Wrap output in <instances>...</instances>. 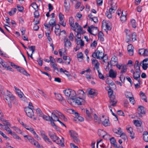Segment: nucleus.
I'll list each match as a JSON object with an SVG mask.
<instances>
[{
  "label": "nucleus",
  "mask_w": 148,
  "mask_h": 148,
  "mask_svg": "<svg viewBox=\"0 0 148 148\" xmlns=\"http://www.w3.org/2000/svg\"><path fill=\"white\" fill-rule=\"evenodd\" d=\"M36 112L39 116L41 117L45 120H59V119L66 120L67 119L65 116L61 112L57 110H54L51 113V116L44 114L39 108L36 109Z\"/></svg>",
  "instance_id": "obj_1"
},
{
  "label": "nucleus",
  "mask_w": 148,
  "mask_h": 148,
  "mask_svg": "<svg viewBox=\"0 0 148 148\" xmlns=\"http://www.w3.org/2000/svg\"><path fill=\"white\" fill-rule=\"evenodd\" d=\"M92 56L94 58L98 59H102L104 57V53L102 51L96 50L92 53Z\"/></svg>",
  "instance_id": "obj_2"
},
{
  "label": "nucleus",
  "mask_w": 148,
  "mask_h": 148,
  "mask_svg": "<svg viewBox=\"0 0 148 148\" xmlns=\"http://www.w3.org/2000/svg\"><path fill=\"white\" fill-rule=\"evenodd\" d=\"M73 102L77 105H84L86 103V101L84 98L81 97H74L72 98Z\"/></svg>",
  "instance_id": "obj_3"
},
{
  "label": "nucleus",
  "mask_w": 148,
  "mask_h": 148,
  "mask_svg": "<svg viewBox=\"0 0 148 148\" xmlns=\"http://www.w3.org/2000/svg\"><path fill=\"white\" fill-rule=\"evenodd\" d=\"M115 5V6L113 7V4L112 5V6L110 9L109 11H107L105 13L106 15L107 16V17L108 18H111L112 17V13L113 12L114 13L115 10L117 9V6L116 5V4H114Z\"/></svg>",
  "instance_id": "obj_4"
},
{
  "label": "nucleus",
  "mask_w": 148,
  "mask_h": 148,
  "mask_svg": "<svg viewBox=\"0 0 148 148\" xmlns=\"http://www.w3.org/2000/svg\"><path fill=\"white\" fill-rule=\"evenodd\" d=\"M3 123L4 124V125L2 127V128L6 130L8 133L10 134L11 135L13 133L12 132L9 126H10V124L8 122V121H3Z\"/></svg>",
  "instance_id": "obj_5"
},
{
  "label": "nucleus",
  "mask_w": 148,
  "mask_h": 148,
  "mask_svg": "<svg viewBox=\"0 0 148 148\" xmlns=\"http://www.w3.org/2000/svg\"><path fill=\"white\" fill-rule=\"evenodd\" d=\"M24 110L27 115L28 117L32 118V116L34 115L33 111L34 109L29 108V107L28 106L25 108Z\"/></svg>",
  "instance_id": "obj_6"
},
{
  "label": "nucleus",
  "mask_w": 148,
  "mask_h": 148,
  "mask_svg": "<svg viewBox=\"0 0 148 148\" xmlns=\"http://www.w3.org/2000/svg\"><path fill=\"white\" fill-rule=\"evenodd\" d=\"M7 93L6 94H4V93H3V97L7 101H8L9 100H10V99L14 96L8 90H7Z\"/></svg>",
  "instance_id": "obj_7"
},
{
  "label": "nucleus",
  "mask_w": 148,
  "mask_h": 148,
  "mask_svg": "<svg viewBox=\"0 0 148 148\" xmlns=\"http://www.w3.org/2000/svg\"><path fill=\"white\" fill-rule=\"evenodd\" d=\"M126 130L127 132L130 134V136L131 137L132 139H133L135 138L134 136V133L133 131L132 128L131 127L130 125H128L127 126Z\"/></svg>",
  "instance_id": "obj_8"
},
{
  "label": "nucleus",
  "mask_w": 148,
  "mask_h": 148,
  "mask_svg": "<svg viewBox=\"0 0 148 148\" xmlns=\"http://www.w3.org/2000/svg\"><path fill=\"white\" fill-rule=\"evenodd\" d=\"M117 102V100L115 98V96H112L110 97V104L112 106L115 107L116 106V104Z\"/></svg>",
  "instance_id": "obj_9"
},
{
  "label": "nucleus",
  "mask_w": 148,
  "mask_h": 148,
  "mask_svg": "<svg viewBox=\"0 0 148 148\" xmlns=\"http://www.w3.org/2000/svg\"><path fill=\"white\" fill-rule=\"evenodd\" d=\"M57 139L54 140V142H55L57 144L61 145L62 147H64V140L63 137L62 138V139H60L58 137V138Z\"/></svg>",
  "instance_id": "obj_10"
},
{
  "label": "nucleus",
  "mask_w": 148,
  "mask_h": 148,
  "mask_svg": "<svg viewBox=\"0 0 148 148\" xmlns=\"http://www.w3.org/2000/svg\"><path fill=\"white\" fill-rule=\"evenodd\" d=\"M112 130L117 137H119L123 132L120 127H119L118 129L114 128Z\"/></svg>",
  "instance_id": "obj_11"
},
{
  "label": "nucleus",
  "mask_w": 148,
  "mask_h": 148,
  "mask_svg": "<svg viewBox=\"0 0 148 148\" xmlns=\"http://www.w3.org/2000/svg\"><path fill=\"white\" fill-rule=\"evenodd\" d=\"M117 73L112 69H110L109 72V76L112 78H115L116 77Z\"/></svg>",
  "instance_id": "obj_12"
},
{
  "label": "nucleus",
  "mask_w": 148,
  "mask_h": 148,
  "mask_svg": "<svg viewBox=\"0 0 148 148\" xmlns=\"http://www.w3.org/2000/svg\"><path fill=\"white\" fill-rule=\"evenodd\" d=\"M69 22L70 26L72 27V29L75 31L76 28L75 26H73L74 21L73 17H71L69 18Z\"/></svg>",
  "instance_id": "obj_13"
},
{
  "label": "nucleus",
  "mask_w": 148,
  "mask_h": 148,
  "mask_svg": "<svg viewBox=\"0 0 148 148\" xmlns=\"http://www.w3.org/2000/svg\"><path fill=\"white\" fill-rule=\"evenodd\" d=\"M135 71V72H134L133 77L134 79L136 80H138V78L140 77V71Z\"/></svg>",
  "instance_id": "obj_14"
},
{
  "label": "nucleus",
  "mask_w": 148,
  "mask_h": 148,
  "mask_svg": "<svg viewBox=\"0 0 148 148\" xmlns=\"http://www.w3.org/2000/svg\"><path fill=\"white\" fill-rule=\"evenodd\" d=\"M67 0H65L64 3V6L65 7V11L68 12H69L70 8V5L69 3L68 2V3H67Z\"/></svg>",
  "instance_id": "obj_15"
},
{
  "label": "nucleus",
  "mask_w": 148,
  "mask_h": 148,
  "mask_svg": "<svg viewBox=\"0 0 148 148\" xmlns=\"http://www.w3.org/2000/svg\"><path fill=\"white\" fill-rule=\"evenodd\" d=\"M64 43L65 47H69L71 45V43L67 38H65L64 40Z\"/></svg>",
  "instance_id": "obj_16"
},
{
  "label": "nucleus",
  "mask_w": 148,
  "mask_h": 148,
  "mask_svg": "<svg viewBox=\"0 0 148 148\" xmlns=\"http://www.w3.org/2000/svg\"><path fill=\"white\" fill-rule=\"evenodd\" d=\"M133 46L131 44H130L128 46L127 50L129 55L131 56H132L133 55Z\"/></svg>",
  "instance_id": "obj_17"
},
{
  "label": "nucleus",
  "mask_w": 148,
  "mask_h": 148,
  "mask_svg": "<svg viewBox=\"0 0 148 148\" xmlns=\"http://www.w3.org/2000/svg\"><path fill=\"white\" fill-rule=\"evenodd\" d=\"M141 64L140 63L138 60H136V61L134 64V68L135 69V71H140V68Z\"/></svg>",
  "instance_id": "obj_18"
},
{
  "label": "nucleus",
  "mask_w": 148,
  "mask_h": 148,
  "mask_svg": "<svg viewBox=\"0 0 148 148\" xmlns=\"http://www.w3.org/2000/svg\"><path fill=\"white\" fill-rule=\"evenodd\" d=\"M143 136L144 140L145 142L148 143V132L147 131L144 132Z\"/></svg>",
  "instance_id": "obj_19"
},
{
  "label": "nucleus",
  "mask_w": 148,
  "mask_h": 148,
  "mask_svg": "<svg viewBox=\"0 0 148 148\" xmlns=\"http://www.w3.org/2000/svg\"><path fill=\"white\" fill-rule=\"evenodd\" d=\"M77 93L81 97L84 98L85 97L86 94L82 90H79L77 92Z\"/></svg>",
  "instance_id": "obj_20"
},
{
  "label": "nucleus",
  "mask_w": 148,
  "mask_h": 148,
  "mask_svg": "<svg viewBox=\"0 0 148 148\" xmlns=\"http://www.w3.org/2000/svg\"><path fill=\"white\" fill-rule=\"evenodd\" d=\"M98 135L101 137L104 138L105 134H106V132L103 130H99L98 132Z\"/></svg>",
  "instance_id": "obj_21"
},
{
  "label": "nucleus",
  "mask_w": 148,
  "mask_h": 148,
  "mask_svg": "<svg viewBox=\"0 0 148 148\" xmlns=\"http://www.w3.org/2000/svg\"><path fill=\"white\" fill-rule=\"evenodd\" d=\"M78 39L76 38L75 41L76 44L78 45H80L81 47H83L84 45V41H83L82 40H78Z\"/></svg>",
  "instance_id": "obj_22"
},
{
  "label": "nucleus",
  "mask_w": 148,
  "mask_h": 148,
  "mask_svg": "<svg viewBox=\"0 0 148 148\" xmlns=\"http://www.w3.org/2000/svg\"><path fill=\"white\" fill-rule=\"evenodd\" d=\"M86 111V117L88 119H90L92 117L91 116V112H92V110L91 109H90V112L89 111V110H87V109H86L85 110V111Z\"/></svg>",
  "instance_id": "obj_23"
},
{
  "label": "nucleus",
  "mask_w": 148,
  "mask_h": 148,
  "mask_svg": "<svg viewBox=\"0 0 148 148\" xmlns=\"http://www.w3.org/2000/svg\"><path fill=\"white\" fill-rule=\"evenodd\" d=\"M17 70L21 73H23L27 76L29 75L27 72V71L23 68H21L19 69H18Z\"/></svg>",
  "instance_id": "obj_24"
},
{
  "label": "nucleus",
  "mask_w": 148,
  "mask_h": 148,
  "mask_svg": "<svg viewBox=\"0 0 148 148\" xmlns=\"http://www.w3.org/2000/svg\"><path fill=\"white\" fill-rule=\"evenodd\" d=\"M69 133H70L71 136L73 138L76 137V136H78V135L76 133V132L73 130H70L69 131Z\"/></svg>",
  "instance_id": "obj_25"
},
{
  "label": "nucleus",
  "mask_w": 148,
  "mask_h": 148,
  "mask_svg": "<svg viewBox=\"0 0 148 148\" xmlns=\"http://www.w3.org/2000/svg\"><path fill=\"white\" fill-rule=\"evenodd\" d=\"M138 112L142 114H145V112L144 110V108L143 106H140L138 108Z\"/></svg>",
  "instance_id": "obj_26"
},
{
  "label": "nucleus",
  "mask_w": 148,
  "mask_h": 148,
  "mask_svg": "<svg viewBox=\"0 0 148 148\" xmlns=\"http://www.w3.org/2000/svg\"><path fill=\"white\" fill-rule=\"evenodd\" d=\"M55 60L53 59L51 60V64L54 70H58V68L57 67V64L55 63Z\"/></svg>",
  "instance_id": "obj_27"
},
{
  "label": "nucleus",
  "mask_w": 148,
  "mask_h": 148,
  "mask_svg": "<svg viewBox=\"0 0 148 148\" xmlns=\"http://www.w3.org/2000/svg\"><path fill=\"white\" fill-rule=\"evenodd\" d=\"M60 71L61 72H63V73H64L67 77H69L70 76H71V75L70 74L69 72L67 71H66V70H64L62 68H60Z\"/></svg>",
  "instance_id": "obj_28"
},
{
  "label": "nucleus",
  "mask_w": 148,
  "mask_h": 148,
  "mask_svg": "<svg viewBox=\"0 0 148 148\" xmlns=\"http://www.w3.org/2000/svg\"><path fill=\"white\" fill-rule=\"evenodd\" d=\"M102 124L105 127L109 126L110 125L111 123L110 121H101Z\"/></svg>",
  "instance_id": "obj_29"
},
{
  "label": "nucleus",
  "mask_w": 148,
  "mask_h": 148,
  "mask_svg": "<svg viewBox=\"0 0 148 148\" xmlns=\"http://www.w3.org/2000/svg\"><path fill=\"white\" fill-rule=\"evenodd\" d=\"M71 89H66L63 91V92L66 96L69 97L71 95Z\"/></svg>",
  "instance_id": "obj_30"
},
{
  "label": "nucleus",
  "mask_w": 148,
  "mask_h": 148,
  "mask_svg": "<svg viewBox=\"0 0 148 148\" xmlns=\"http://www.w3.org/2000/svg\"><path fill=\"white\" fill-rule=\"evenodd\" d=\"M103 34L102 32L100 31L98 34V38L99 40L101 41H103L104 40V38L103 37Z\"/></svg>",
  "instance_id": "obj_31"
},
{
  "label": "nucleus",
  "mask_w": 148,
  "mask_h": 148,
  "mask_svg": "<svg viewBox=\"0 0 148 148\" xmlns=\"http://www.w3.org/2000/svg\"><path fill=\"white\" fill-rule=\"evenodd\" d=\"M49 134L51 139L53 140V141H54V140L57 139V138H58V136L54 133H49Z\"/></svg>",
  "instance_id": "obj_32"
},
{
  "label": "nucleus",
  "mask_w": 148,
  "mask_h": 148,
  "mask_svg": "<svg viewBox=\"0 0 148 148\" xmlns=\"http://www.w3.org/2000/svg\"><path fill=\"white\" fill-rule=\"evenodd\" d=\"M75 32V39H76V38H77V39H80L81 37L80 32L78 31L77 30L76 32V31Z\"/></svg>",
  "instance_id": "obj_33"
},
{
  "label": "nucleus",
  "mask_w": 148,
  "mask_h": 148,
  "mask_svg": "<svg viewBox=\"0 0 148 148\" xmlns=\"http://www.w3.org/2000/svg\"><path fill=\"white\" fill-rule=\"evenodd\" d=\"M110 141L111 144H113L114 146L117 147V145L116 144V141L114 138L113 137L110 139Z\"/></svg>",
  "instance_id": "obj_34"
},
{
  "label": "nucleus",
  "mask_w": 148,
  "mask_h": 148,
  "mask_svg": "<svg viewBox=\"0 0 148 148\" xmlns=\"http://www.w3.org/2000/svg\"><path fill=\"white\" fill-rule=\"evenodd\" d=\"M121 73H126L127 71V67L126 65H123L121 68Z\"/></svg>",
  "instance_id": "obj_35"
},
{
  "label": "nucleus",
  "mask_w": 148,
  "mask_h": 148,
  "mask_svg": "<svg viewBox=\"0 0 148 148\" xmlns=\"http://www.w3.org/2000/svg\"><path fill=\"white\" fill-rule=\"evenodd\" d=\"M111 61L112 64H116L117 63V58L116 56H114L112 58Z\"/></svg>",
  "instance_id": "obj_36"
},
{
  "label": "nucleus",
  "mask_w": 148,
  "mask_h": 148,
  "mask_svg": "<svg viewBox=\"0 0 148 148\" xmlns=\"http://www.w3.org/2000/svg\"><path fill=\"white\" fill-rule=\"evenodd\" d=\"M88 93L90 95H97V94L96 90L92 89H90L89 90Z\"/></svg>",
  "instance_id": "obj_37"
},
{
  "label": "nucleus",
  "mask_w": 148,
  "mask_h": 148,
  "mask_svg": "<svg viewBox=\"0 0 148 148\" xmlns=\"http://www.w3.org/2000/svg\"><path fill=\"white\" fill-rule=\"evenodd\" d=\"M28 140L32 144L34 145L35 146L36 144V143L38 142V141L35 140L32 137L30 138Z\"/></svg>",
  "instance_id": "obj_38"
},
{
  "label": "nucleus",
  "mask_w": 148,
  "mask_h": 148,
  "mask_svg": "<svg viewBox=\"0 0 148 148\" xmlns=\"http://www.w3.org/2000/svg\"><path fill=\"white\" fill-rule=\"evenodd\" d=\"M134 123L136 127H140L142 124L141 121H134Z\"/></svg>",
  "instance_id": "obj_39"
},
{
  "label": "nucleus",
  "mask_w": 148,
  "mask_h": 148,
  "mask_svg": "<svg viewBox=\"0 0 148 148\" xmlns=\"http://www.w3.org/2000/svg\"><path fill=\"white\" fill-rule=\"evenodd\" d=\"M10 100L11 102L14 105H17L18 104V102L17 99L14 96L10 99Z\"/></svg>",
  "instance_id": "obj_40"
},
{
  "label": "nucleus",
  "mask_w": 148,
  "mask_h": 148,
  "mask_svg": "<svg viewBox=\"0 0 148 148\" xmlns=\"http://www.w3.org/2000/svg\"><path fill=\"white\" fill-rule=\"evenodd\" d=\"M125 95L126 97L129 99L133 96L132 93L130 92H125Z\"/></svg>",
  "instance_id": "obj_41"
},
{
  "label": "nucleus",
  "mask_w": 148,
  "mask_h": 148,
  "mask_svg": "<svg viewBox=\"0 0 148 148\" xmlns=\"http://www.w3.org/2000/svg\"><path fill=\"white\" fill-rule=\"evenodd\" d=\"M87 31L90 34L94 36L96 35L97 33H96V32H95V33H92V29H91L89 26L88 27Z\"/></svg>",
  "instance_id": "obj_42"
},
{
  "label": "nucleus",
  "mask_w": 148,
  "mask_h": 148,
  "mask_svg": "<svg viewBox=\"0 0 148 148\" xmlns=\"http://www.w3.org/2000/svg\"><path fill=\"white\" fill-rule=\"evenodd\" d=\"M13 127L14 128V130L17 133L23 134V133L20 129L16 127Z\"/></svg>",
  "instance_id": "obj_43"
},
{
  "label": "nucleus",
  "mask_w": 148,
  "mask_h": 148,
  "mask_svg": "<svg viewBox=\"0 0 148 148\" xmlns=\"http://www.w3.org/2000/svg\"><path fill=\"white\" fill-rule=\"evenodd\" d=\"M126 15L123 14V12H122L121 16V20L123 22H124L126 20Z\"/></svg>",
  "instance_id": "obj_44"
},
{
  "label": "nucleus",
  "mask_w": 148,
  "mask_h": 148,
  "mask_svg": "<svg viewBox=\"0 0 148 148\" xmlns=\"http://www.w3.org/2000/svg\"><path fill=\"white\" fill-rule=\"evenodd\" d=\"M131 23L132 27L134 28H136V21L134 19H132L131 21Z\"/></svg>",
  "instance_id": "obj_45"
},
{
  "label": "nucleus",
  "mask_w": 148,
  "mask_h": 148,
  "mask_svg": "<svg viewBox=\"0 0 148 148\" xmlns=\"http://www.w3.org/2000/svg\"><path fill=\"white\" fill-rule=\"evenodd\" d=\"M89 27H90L91 29H92L93 32H94V30H95V32H96V33H98L99 32V30L97 27H94L92 25H91Z\"/></svg>",
  "instance_id": "obj_46"
},
{
  "label": "nucleus",
  "mask_w": 148,
  "mask_h": 148,
  "mask_svg": "<svg viewBox=\"0 0 148 148\" xmlns=\"http://www.w3.org/2000/svg\"><path fill=\"white\" fill-rule=\"evenodd\" d=\"M49 23V26L55 25L56 24V21L54 19H51Z\"/></svg>",
  "instance_id": "obj_47"
},
{
  "label": "nucleus",
  "mask_w": 148,
  "mask_h": 148,
  "mask_svg": "<svg viewBox=\"0 0 148 148\" xmlns=\"http://www.w3.org/2000/svg\"><path fill=\"white\" fill-rule=\"evenodd\" d=\"M31 6L35 10H37L36 9H38V7L35 2H33L32 3L31 5Z\"/></svg>",
  "instance_id": "obj_48"
},
{
  "label": "nucleus",
  "mask_w": 148,
  "mask_h": 148,
  "mask_svg": "<svg viewBox=\"0 0 148 148\" xmlns=\"http://www.w3.org/2000/svg\"><path fill=\"white\" fill-rule=\"evenodd\" d=\"M74 142L76 143L79 144L80 142V140L78 136H76V137L73 138Z\"/></svg>",
  "instance_id": "obj_49"
},
{
  "label": "nucleus",
  "mask_w": 148,
  "mask_h": 148,
  "mask_svg": "<svg viewBox=\"0 0 148 148\" xmlns=\"http://www.w3.org/2000/svg\"><path fill=\"white\" fill-rule=\"evenodd\" d=\"M11 135L13 136L14 138L16 139H21V138L15 132H13V133Z\"/></svg>",
  "instance_id": "obj_50"
},
{
  "label": "nucleus",
  "mask_w": 148,
  "mask_h": 148,
  "mask_svg": "<svg viewBox=\"0 0 148 148\" xmlns=\"http://www.w3.org/2000/svg\"><path fill=\"white\" fill-rule=\"evenodd\" d=\"M119 136L121 137L122 138L125 140L127 138V136L125 133H123V132H122Z\"/></svg>",
  "instance_id": "obj_51"
},
{
  "label": "nucleus",
  "mask_w": 148,
  "mask_h": 148,
  "mask_svg": "<svg viewBox=\"0 0 148 148\" xmlns=\"http://www.w3.org/2000/svg\"><path fill=\"white\" fill-rule=\"evenodd\" d=\"M70 91L71 95L70 96L71 98H74L73 97L76 95L75 92V90H72L71 89Z\"/></svg>",
  "instance_id": "obj_52"
},
{
  "label": "nucleus",
  "mask_w": 148,
  "mask_h": 148,
  "mask_svg": "<svg viewBox=\"0 0 148 148\" xmlns=\"http://www.w3.org/2000/svg\"><path fill=\"white\" fill-rule=\"evenodd\" d=\"M54 121H50L51 125L56 129L58 130H59L57 126L55 123L53 122Z\"/></svg>",
  "instance_id": "obj_53"
},
{
  "label": "nucleus",
  "mask_w": 148,
  "mask_h": 148,
  "mask_svg": "<svg viewBox=\"0 0 148 148\" xmlns=\"http://www.w3.org/2000/svg\"><path fill=\"white\" fill-rule=\"evenodd\" d=\"M132 40L133 41L136 40V34L134 32L132 34Z\"/></svg>",
  "instance_id": "obj_54"
},
{
  "label": "nucleus",
  "mask_w": 148,
  "mask_h": 148,
  "mask_svg": "<svg viewBox=\"0 0 148 148\" xmlns=\"http://www.w3.org/2000/svg\"><path fill=\"white\" fill-rule=\"evenodd\" d=\"M140 64H142V68L144 70H146L148 68V65L147 64H145L142 62H140Z\"/></svg>",
  "instance_id": "obj_55"
},
{
  "label": "nucleus",
  "mask_w": 148,
  "mask_h": 148,
  "mask_svg": "<svg viewBox=\"0 0 148 148\" xmlns=\"http://www.w3.org/2000/svg\"><path fill=\"white\" fill-rule=\"evenodd\" d=\"M17 8L18 10L19 11L21 12H23V11L24 9V8L23 6H20L18 4L17 5Z\"/></svg>",
  "instance_id": "obj_56"
},
{
  "label": "nucleus",
  "mask_w": 148,
  "mask_h": 148,
  "mask_svg": "<svg viewBox=\"0 0 148 148\" xmlns=\"http://www.w3.org/2000/svg\"><path fill=\"white\" fill-rule=\"evenodd\" d=\"M77 30L80 32L81 34H83L86 32L85 31L83 30L81 26H80L79 27L77 28Z\"/></svg>",
  "instance_id": "obj_57"
},
{
  "label": "nucleus",
  "mask_w": 148,
  "mask_h": 148,
  "mask_svg": "<svg viewBox=\"0 0 148 148\" xmlns=\"http://www.w3.org/2000/svg\"><path fill=\"white\" fill-rule=\"evenodd\" d=\"M42 138H43V140L45 141H47L48 142H49L50 143H52V142L47 137V136L45 135L44 136H43L42 137Z\"/></svg>",
  "instance_id": "obj_58"
},
{
  "label": "nucleus",
  "mask_w": 148,
  "mask_h": 148,
  "mask_svg": "<svg viewBox=\"0 0 148 148\" xmlns=\"http://www.w3.org/2000/svg\"><path fill=\"white\" fill-rule=\"evenodd\" d=\"M56 97L57 99L59 101H62L63 99L62 97L60 94H57Z\"/></svg>",
  "instance_id": "obj_59"
},
{
  "label": "nucleus",
  "mask_w": 148,
  "mask_h": 148,
  "mask_svg": "<svg viewBox=\"0 0 148 148\" xmlns=\"http://www.w3.org/2000/svg\"><path fill=\"white\" fill-rule=\"evenodd\" d=\"M119 78L120 80L122 83H124L125 79V77L123 75H121Z\"/></svg>",
  "instance_id": "obj_60"
},
{
  "label": "nucleus",
  "mask_w": 148,
  "mask_h": 148,
  "mask_svg": "<svg viewBox=\"0 0 148 148\" xmlns=\"http://www.w3.org/2000/svg\"><path fill=\"white\" fill-rule=\"evenodd\" d=\"M113 94V90L112 89L110 88L109 90L108 91V95L109 97L110 98V97H112V96H114L112 95Z\"/></svg>",
  "instance_id": "obj_61"
},
{
  "label": "nucleus",
  "mask_w": 148,
  "mask_h": 148,
  "mask_svg": "<svg viewBox=\"0 0 148 148\" xmlns=\"http://www.w3.org/2000/svg\"><path fill=\"white\" fill-rule=\"evenodd\" d=\"M77 58L83 59V56L82 53V52H80L77 54Z\"/></svg>",
  "instance_id": "obj_62"
},
{
  "label": "nucleus",
  "mask_w": 148,
  "mask_h": 148,
  "mask_svg": "<svg viewBox=\"0 0 148 148\" xmlns=\"http://www.w3.org/2000/svg\"><path fill=\"white\" fill-rule=\"evenodd\" d=\"M38 64L40 66H42V60L41 57H39L38 60H37Z\"/></svg>",
  "instance_id": "obj_63"
},
{
  "label": "nucleus",
  "mask_w": 148,
  "mask_h": 148,
  "mask_svg": "<svg viewBox=\"0 0 148 148\" xmlns=\"http://www.w3.org/2000/svg\"><path fill=\"white\" fill-rule=\"evenodd\" d=\"M101 119H102L103 120H109L108 117L106 116L103 115L102 117L100 118Z\"/></svg>",
  "instance_id": "obj_64"
}]
</instances>
